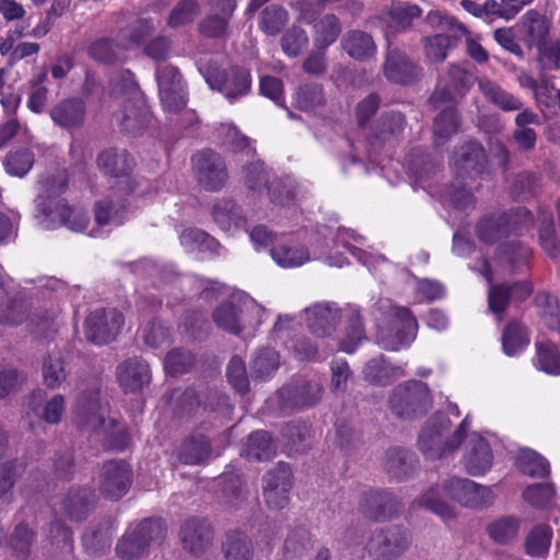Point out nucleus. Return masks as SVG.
<instances>
[{
    "label": "nucleus",
    "instance_id": "61",
    "mask_svg": "<svg viewBox=\"0 0 560 560\" xmlns=\"http://www.w3.org/2000/svg\"><path fill=\"white\" fill-rule=\"evenodd\" d=\"M34 164V154L28 149H19L8 153L4 162L9 174L22 177L30 172Z\"/></svg>",
    "mask_w": 560,
    "mask_h": 560
},
{
    "label": "nucleus",
    "instance_id": "63",
    "mask_svg": "<svg viewBox=\"0 0 560 560\" xmlns=\"http://www.w3.org/2000/svg\"><path fill=\"white\" fill-rule=\"evenodd\" d=\"M192 354L184 349L170 351L164 359V369L167 374L179 375L189 371L194 365Z\"/></svg>",
    "mask_w": 560,
    "mask_h": 560
},
{
    "label": "nucleus",
    "instance_id": "50",
    "mask_svg": "<svg viewBox=\"0 0 560 560\" xmlns=\"http://www.w3.org/2000/svg\"><path fill=\"white\" fill-rule=\"evenodd\" d=\"M521 521L515 516H504L490 523L487 533L498 544H509L518 534Z\"/></svg>",
    "mask_w": 560,
    "mask_h": 560
},
{
    "label": "nucleus",
    "instance_id": "30",
    "mask_svg": "<svg viewBox=\"0 0 560 560\" xmlns=\"http://www.w3.org/2000/svg\"><path fill=\"white\" fill-rule=\"evenodd\" d=\"M94 502L95 495L90 488L77 487L69 490L61 505L70 520L80 521L91 512Z\"/></svg>",
    "mask_w": 560,
    "mask_h": 560
},
{
    "label": "nucleus",
    "instance_id": "22",
    "mask_svg": "<svg viewBox=\"0 0 560 560\" xmlns=\"http://www.w3.org/2000/svg\"><path fill=\"white\" fill-rule=\"evenodd\" d=\"M492 462L493 455L489 443L479 434H471L464 455L466 471L471 476H481L491 468Z\"/></svg>",
    "mask_w": 560,
    "mask_h": 560
},
{
    "label": "nucleus",
    "instance_id": "58",
    "mask_svg": "<svg viewBox=\"0 0 560 560\" xmlns=\"http://www.w3.org/2000/svg\"><path fill=\"white\" fill-rule=\"evenodd\" d=\"M121 47L109 38H101L88 48L89 56L97 62L112 65L119 60Z\"/></svg>",
    "mask_w": 560,
    "mask_h": 560
},
{
    "label": "nucleus",
    "instance_id": "32",
    "mask_svg": "<svg viewBox=\"0 0 560 560\" xmlns=\"http://www.w3.org/2000/svg\"><path fill=\"white\" fill-rule=\"evenodd\" d=\"M342 49L353 59L363 61L373 57L376 45L373 37L360 30L348 31L341 39Z\"/></svg>",
    "mask_w": 560,
    "mask_h": 560
},
{
    "label": "nucleus",
    "instance_id": "2",
    "mask_svg": "<svg viewBox=\"0 0 560 560\" xmlns=\"http://www.w3.org/2000/svg\"><path fill=\"white\" fill-rule=\"evenodd\" d=\"M69 176L66 170L57 171L42 183V192L37 197L38 223L45 230L58 226L81 232L89 224V217L80 209L71 208L65 199L57 197L68 187Z\"/></svg>",
    "mask_w": 560,
    "mask_h": 560
},
{
    "label": "nucleus",
    "instance_id": "21",
    "mask_svg": "<svg viewBox=\"0 0 560 560\" xmlns=\"http://www.w3.org/2000/svg\"><path fill=\"white\" fill-rule=\"evenodd\" d=\"M116 375L125 393L140 392L151 381L149 365L138 358H131L120 363L117 366Z\"/></svg>",
    "mask_w": 560,
    "mask_h": 560
},
{
    "label": "nucleus",
    "instance_id": "38",
    "mask_svg": "<svg viewBox=\"0 0 560 560\" xmlns=\"http://www.w3.org/2000/svg\"><path fill=\"white\" fill-rule=\"evenodd\" d=\"M365 381L375 385H387L405 375L400 366L389 365L383 355L369 360L363 369Z\"/></svg>",
    "mask_w": 560,
    "mask_h": 560
},
{
    "label": "nucleus",
    "instance_id": "1",
    "mask_svg": "<svg viewBox=\"0 0 560 560\" xmlns=\"http://www.w3.org/2000/svg\"><path fill=\"white\" fill-rule=\"evenodd\" d=\"M494 498L491 488L470 479L453 476L431 487L417 500V503L433 512L444 522H448L454 520L457 513L456 509L446 499L456 501L469 509H483L491 505Z\"/></svg>",
    "mask_w": 560,
    "mask_h": 560
},
{
    "label": "nucleus",
    "instance_id": "9",
    "mask_svg": "<svg viewBox=\"0 0 560 560\" xmlns=\"http://www.w3.org/2000/svg\"><path fill=\"white\" fill-rule=\"evenodd\" d=\"M528 218L529 212L523 208L510 212L491 213L478 221L476 235L483 243L494 244L520 229Z\"/></svg>",
    "mask_w": 560,
    "mask_h": 560
},
{
    "label": "nucleus",
    "instance_id": "56",
    "mask_svg": "<svg viewBox=\"0 0 560 560\" xmlns=\"http://www.w3.org/2000/svg\"><path fill=\"white\" fill-rule=\"evenodd\" d=\"M536 365L539 370L550 375L560 374V352L551 342H540L536 345Z\"/></svg>",
    "mask_w": 560,
    "mask_h": 560
},
{
    "label": "nucleus",
    "instance_id": "29",
    "mask_svg": "<svg viewBox=\"0 0 560 560\" xmlns=\"http://www.w3.org/2000/svg\"><path fill=\"white\" fill-rule=\"evenodd\" d=\"M382 467L390 478L405 480L415 469L413 455L404 447L392 446L383 455Z\"/></svg>",
    "mask_w": 560,
    "mask_h": 560
},
{
    "label": "nucleus",
    "instance_id": "11",
    "mask_svg": "<svg viewBox=\"0 0 560 560\" xmlns=\"http://www.w3.org/2000/svg\"><path fill=\"white\" fill-rule=\"evenodd\" d=\"M124 324V315L116 308H96L84 320V334L89 341L105 345L116 339Z\"/></svg>",
    "mask_w": 560,
    "mask_h": 560
},
{
    "label": "nucleus",
    "instance_id": "52",
    "mask_svg": "<svg viewBox=\"0 0 560 560\" xmlns=\"http://www.w3.org/2000/svg\"><path fill=\"white\" fill-rule=\"evenodd\" d=\"M35 540L36 533L34 529L24 523H20L14 527L8 545L15 557L26 558L31 555Z\"/></svg>",
    "mask_w": 560,
    "mask_h": 560
},
{
    "label": "nucleus",
    "instance_id": "40",
    "mask_svg": "<svg viewBox=\"0 0 560 560\" xmlns=\"http://www.w3.org/2000/svg\"><path fill=\"white\" fill-rule=\"evenodd\" d=\"M277 451V446L272 441L269 432L260 430L253 432L247 438V443L242 454L248 459L269 460Z\"/></svg>",
    "mask_w": 560,
    "mask_h": 560
},
{
    "label": "nucleus",
    "instance_id": "49",
    "mask_svg": "<svg viewBox=\"0 0 560 560\" xmlns=\"http://www.w3.org/2000/svg\"><path fill=\"white\" fill-rule=\"evenodd\" d=\"M94 217L100 226H118L126 218V208L124 205L115 203L112 199H102L95 203Z\"/></svg>",
    "mask_w": 560,
    "mask_h": 560
},
{
    "label": "nucleus",
    "instance_id": "7",
    "mask_svg": "<svg viewBox=\"0 0 560 560\" xmlns=\"http://www.w3.org/2000/svg\"><path fill=\"white\" fill-rule=\"evenodd\" d=\"M164 536L161 522L145 520L128 530L116 546L121 560H138L147 555L151 544L159 542Z\"/></svg>",
    "mask_w": 560,
    "mask_h": 560
},
{
    "label": "nucleus",
    "instance_id": "25",
    "mask_svg": "<svg viewBox=\"0 0 560 560\" xmlns=\"http://www.w3.org/2000/svg\"><path fill=\"white\" fill-rule=\"evenodd\" d=\"M49 115L54 124L60 128H80L85 118V104L78 97L62 100L51 107Z\"/></svg>",
    "mask_w": 560,
    "mask_h": 560
},
{
    "label": "nucleus",
    "instance_id": "47",
    "mask_svg": "<svg viewBox=\"0 0 560 560\" xmlns=\"http://www.w3.org/2000/svg\"><path fill=\"white\" fill-rule=\"evenodd\" d=\"M347 316V327L345 336L340 340V349L348 353H352L359 343L365 338V335L359 311L350 307Z\"/></svg>",
    "mask_w": 560,
    "mask_h": 560
},
{
    "label": "nucleus",
    "instance_id": "27",
    "mask_svg": "<svg viewBox=\"0 0 560 560\" xmlns=\"http://www.w3.org/2000/svg\"><path fill=\"white\" fill-rule=\"evenodd\" d=\"M405 126L404 114L396 110L384 112L375 122L370 142L377 145L395 140L402 133Z\"/></svg>",
    "mask_w": 560,
    "mask_h": 560
},
{
    "label": "nucleus",
    "instance_id": "34",
    "mask_svg": "<svg viewBox=\"0 0 560 560\" xmlns=\"http://www.w3.org/2000/svg\"><path fill=\"white\" fill-rule=\"evenodd\" d=\"M100 170L114 177L126 176L133 167V161L126 150L107 149L96 159Z\"/></svg>",
    "mask_w": 560,
    "mask_h": 560
},
{
    "label": "nucleus",
    "instance_id": "36",
    "mask_svg": "<svg viewBox=\"0 0 560 560\" xmlns=\"http://www.w3.org/2000/svg\"><path fill=\"white\" fill-rule=\"evenodd\" d=\"M211 454L210 441L202 434H192L180 445L177 458L185 465H199Z\"/></svg>",
    "mask_w": 560,
    "mask_h": 560
},
{
    "label": "nucleus",
    "instance_id": "39",
    "mask_svg": "<svg viewBox=\"0 0 560 560\" xmlns=\"http://www.w3.org/2000/svg\"><path fill=\"white\" fill-rule=\"evenodd\" d=\"M460 118L453 105L441 109L433 120V135L436 145L445 143L459 130Z\"/></svg>",
    "mask_w": 560,
    "mask_h": 560
},
{
    "label": "nucleus",
    "instance_id": "24",
    "mask_svg": "<svg viewBox=\"0 0 560 560\" xmlns=\"http://www.w3.org/2000/svg\"><path fill=\"white\" fill-rule=\"evenodd\" d=\"M180 539L185 549L198 555L211 545L213 533L207 521L190 518L180 528Z\"/></svg>",
    "mask_w": 560,
    "mask_h": 560
},
{
    "label": "nucleus",
    "instance_id": "64",
    "mask_svg": "<svg viewBox=\"0 0 560 560\" xmlns=\"http://www.w3.org/2000/svg\"><path fill=\"white\" fill-rule=\"evenodd\" d=\"M27 311V304L23 300H9L0 305V324L8 326L20 325L25 320Z\"/></svg>",
    "mask_w": 560,
    "mask_h": 560
},
{
    "label": "nucleus",
    "instance_id": "19",
    "mask_svg": "<svg viewBox=\"0 0 560 560\" xmlns=\"http://www.w3.org/2000/svg\"><path fill=\"white\" fill-rule=\"evenodd\" d=\"M341 319V311L335 303L320 302L305 310L308 330L318 338L330 337Z\"/></svg>",
    "mask_w": 560,
    "mask_h": 560
},
{
    "label": "nucleus",
    "instance_id": "57",
    "mask_svg": "<svg viewBox=\"0 0 560 560\" xmlns=\"http://www.w3.org/2000/svg\"><path fill=\"white\" fill-rule=\"evenodd\" d=\"M283 436L291 452L303 453L312 443L311 429L306 424L291 423L283 429Z\"/></svg>",
    "mask_w": 560,
    "mask_h": 560
},
{
    "label": "nucleus",
    "instance_id": "16",
    "mask_svg": "<svg viewBox=\"0 0 560 560\" xmlns=\"http://www.w3.org/2000/svg\"><path fill=\"white\" fill-rule=\"evenodd\" d=\"M474 81V75L463 65L452 63L448 67L443 86L438 88L429 101L435 108L452 103L457 97H464L472 86Z\"/></svg>",
    "mask_w": 560,
    "mask_h": 560
},
{
    "label": "nucleus",
    "instance_id": "13",
    "mask_svg": "<svg viewBox=\"0 0 560 560\" xmlns=\"http://www.w3.org/2000/svg\"><path fill=\"white\" fill-rule=\"evenodd\" d=\"M75 424L84 431L98 433L105 425L107 408L100 400V390L90 389L81 393L73 406Z\"/></svg>",
    "mask_w": 560,
    "mask_h": 560
},
{
    "label": "nucleus",
    "instance_id": "6",
    "mask_svg": "<svg viewBox=\"0 0 560 560\" xmlns=\"http://www.w3.org/2000/svg\"><path fill=\"white\" fill-rule=\"evenodd\" d=\"M388 316L389 327L380 329L378 343L386 350L398 351L416 339L418 323L412 313L402 306H392Z\"/></svg>",
    "mask_w": 560,
    "mask_h": 560
},
{
    "label": "nucleus",
    "instance_id": "45",
    "mask_svg": "<svg viewBox=\"0 0 560 560\" xmlns=\"http://www.w3.org/2000/svg\"><path fill=\"white\" fill-rule=\"evenodd\" d=\"M212 215L223 231L241 228L245 224L240 207L233 200H221L213 207Z\"/></svg>",
    "mask_w": 560,
    "mask_h": 560
},
{
    "label": "nucleus",
    "instance_id": "20",
    "mask_svg": "<svg viewBox=\"0 0 560 560\" xmlns=\"http://www.w3.org/2000/svg\"><path fill=\"white\" fill-rule=\"evenodd\" d=\"M533 293V285L527 280L513 284H490L488 291V305L491 312L500 314L505 311L511 302L521 303Z\"/></svg>",
    "mask_w": 560,
    "mask_h": 560
},
{
    "label": "nucleus",
    "instance_id": "18",
    "mask_svg": "<svg viewBox=\"0 0 560 560\" xmlns=\"http://www.w3.org/2000/svg\"><path fill=\"white\" fill-rule=\"evenodd\" d=\"M359 509L365 517L382 521L397 514L400 503L386 490L370 489L361 493Z\"/></svg>",
    "mask_w": 560,
    "mask_h": 560
},
{
    "label": "nucleus",
    "instance_id": "10",
    "mask_svg": "<svg viewBox=\"0 0 560 560\" xmlns=\"http://www.w3.org/2000/svg\"><path fill=\"white\" fill-rule=\"evenodd\" d=\"M159 95L163 107L178 113L187 105V86L178 68L172 65L159 66L155 71Z\"/></svg>",
    "mask_w": 560,
    "mask_h": 560
},
{
    "label": "nucleus",
    "instance_id": "37",
    "mask_svg": "<svg viewBox=\"0 0 560 560\" xmlns=\"http://www.w3.org/2000/svg\"><path fill=\"white\" fill-rule=\"evenodd\" d=\"M225 560H253L255 547L252 538L242 532H231L222 542Z\"/></svg>",
    "mask_w": 560,
    "mask_h": 560
},
{
    "label": "nucleus",
    "instance_id": "41",
    "mask_svg": "<svg viewBox=\"0 0 560 560\" xmlns=\"http://www.w3.org/2000/svg\"><path fill=\"white\" fill-rule=\"evenodd\" d=\"M522 21L526 26L525 43L529 47L535 46L539 49L547 44L546 38L549 33V25L544 16L535 10H529L523 15Z\"/></svg>",
    "mask_w": 560,
    "mask_h": 560
},
{
    "label": "nucleus",
    "instance_id": "59",
    "mask_svg": "<svg viewBox=\"0 0 560 560\" xmlns=\"http://www.w3.org/2000/svg\"><path fill=\"white\" fill-rule=\"evenodd\" d=\"M200 14V7L196 0H182L171 11L167 24L172 28H178L192 23Z\"/></svg>",
    "mask_w": 560,
    "mask_h": 560
},
{
    "label": "nucleus",
    "instance_id": "14",
    "mask_svg": "<svg viewBox=\"0 0 560 560\" xmlns=\"http://www.w3.org/2000/svg\"><path fill=\"white\" fill-rule=\"evenodd\" d=\"M192 164L198 183L207 190H219L228 180V171L223 159L211 150L196 153L192 156Z\"/></svg>",
    "mask_w": 560,
    "mask_h": 560
},
{
    "label": "nucleus",
    "instance_id": "3",
    "mask_svg": "<svg viewBox=\"0 0 560 560\" xmlns=\"http://www.w3.org/2000/svg\"><path fill=\"white\" fill-rule=\"evenodd\" d=\"M109 96L121 108L116 114L121 129L132 136L140 133L150 120L142 105L138 83L130 70H121L110 79Z\"/></svg>",
    "mask_w": 560,
    "mask_h": 560
},
{
    "label": "nucleus",
    "instance_id": "5",
    "mask_svg": "<svg viewBox=\"0 0 560 560\" xmlns=\"http://www.w3.org/2000/svg\"><path fill=\"white\" fill-rule=\"evenodd\" d=\"M432 402L428 385L420 381H409L396 386L388 400L392 412L406 420L427 415Z\"/></svg>",
    "mask_w": 560,
    "mask_h": 560
},
{
    "label": "nucleus",
    "instance_id": "62",
    "mask_svg": "<svg viewBox=\"0 0 560 560\" xmlns=\"http://www.w3.org/2000/svg\"><path fill=\"white\" fill-rule=\"evenodd\" d=\"M279 366V354L275 349L260 350L253 360L252 371L257 377H267Z\"/></svg>",
    "mask_w": 560,
    "mask_h": 560
},
{
    "label": "nucleus",
    "instance_id": "48",
    "mask_svg": "<svg viewBox=\"0 0 560 560\" xmlns=\"http://www.w3.org/2000/svg\"><path fill=\"white\" fill-rule=\"evenodd\" d=\"M518 469L530 477L544 478L549 475V463L533 450H522L516 457Z\"/></svg>",
    "mask_w": 560,
    "mask_h": 560
},
{
    "label": "nucleus",
    "instance_id": "42",
    "mask_svg": "<svg viewBox=\"0 0 560 560\" xmlns=\"http://www.w3.org/2000/svg\"><path fill=\"white\" fill-rule=\"evenodd\" d=\"M270 255L275 262L283 268L299 267L310 259L307 249L299 245H273Z\"/></svg>",
    "mask_w": 560,
    "mask_h": 560
},
{
    "label": "nucleus",
    "instance_id": "55",
    "mask_svg": "<svg viewBox=\"0 0 560 560\" xmlns=\"http://www.w3.org/2000/svg\"><path fill=\"white\" fill-rule=\"evenodd\" d=\"M42 375L44 384L48 388L56 389L61 386V384L67 378V373L60 355L49 354L48 357L44 358Z\"/></svg>",
    "mask_w": 560,
    "mask_h": 560
},
{
    "label": "nucleus",
    "instance_id": "17",
    "mask_svg": "<svg viewBox=\"0 0 560 560\" xmlns=\"http://www.w3.org/2000/svg\"><path fill=\"white\" fill-rule=\"evenodd\" d=\"M323 388L319 383L301 381L283 386L278 392V399L284 412L301 410L317 404L322 397Z\"/></svg>",
    "mask_w": 560,
    "mask_h": 560
},
{
    "label": "nucleus",
    "instance_id": "28",
    "mask_svg": "<svg viewBox=\"0 0 560 560\" xmlns=\"http://www.w3.org/2000/svg\"><path fill=\"white\" fill-rule=\"evenodd\" d=\"M427 23L434 30H440L441 35L448 39V44L455 48L465 37H469V31L455 16L448 15L442 11L432 10L425 16Z\"/></svg>",
    "mask_w": 560,
    "mask_h": 560
},
{
    "label": "nucleus",
    "instance_id": "43",
    "mask_svg": "<svg viewBox=\"0 0 560 560\" xmlns=\"http://www.w3.org/2000/svg\"><path fill=\"white\" fill-rule=\"evenodd\" d=\"M311 547L310 532L304 527H296L288 534L282 547V556L284 560H296L306 555Z\"/></svg>",
    "mask_w": 560,
    "mask_h": 560
},
{
    "label": "nucleus",
    "instance_id": "33",
    "mask_svg": "<svg viewBox=\"0 0 560 560\" xmlns=\"http://www.w3.org/2000/svg\"><path fill=\"white\" fill-rule=\"evenodd\" d=\"M421 9L417 4L407 2L392 3L382 10L380 19L385 21L395 31L406 30L412 21L421 15Z\"/></svg>",
    "mask_w": 560,
    "mask_h": 560
},
{
    "label": "nucleus",
    "instance_id": "44",
    "mask_svg": "<svg viewBox=\"0 0 560 560\" xmlns=\"http://www.w3.org/2000/svg\"><path fill=\"white\" fill-rule=\"evenodd\" d=\"M289 22L288 11L278 4H269L259 14L258 26L269 36L278 35Z\"/></svg>",
    "mask_w": 560,
    "mask_h": 560
},
{
    "label": "nucleus",
    "instance_id": "26",
    "mask_svg": "<svg viewBox=\"0 0 560 560\" xmlns=\"http://www.w3.org/2000/svg\"><path fill=\"white\" fill-rule=\"evenodd\" d=\"M486 153L481 144L470 141L455 152L453 166L460 176L480 174L486 165Z\"/></svg>",
    "mask_w": 560,
    "mask_h": 560
},
{
    "label": "nucleus",
    "instance_id": "51",
    "mask_svg": "<svg viewBox=\"0 0 560 560\" xmlns=\"http://www.w3.org/2000/svg\"><path fill=\"white\" fill-rule=\"evenodd\" d=\"M241 314L237 305L225 302L214 310L212 317L219 328L237 335L242 331Z\"/></svg>",
    "mask_w": 560,
    "mask_h": 560
},
{
    "label": "nucleus",
    "instance_id": "54",
    "mask_svg": "<svg viewBox=\"0 0 560 560\" xmlns=\"http://www.w3.org/2000/svg\"><path fill=\"white\" fill-rule=\"evenodd\" d=\"M529 342L527 330L517 322L510 323L502 334V347L508 355L524 349Z\"/></svg>",
    "mask_w": 560,
    "mask_h": 560
},
{
    "label": "nucleus",
    "instance_id": "35",
    "mask_svg": "<svg viewBox=\"0 0 560 560\" xmlns=\"http://www.w3.org/2000/svg\"><path fill=\"white\" fill-rule=\"evenodd\" d=\"M342 31L340 19L334 13H326L313 23L314 44L318 49H326L332 45Z\"/></svg>",
    "mask_w": 560,
    "mask_h": 560
},
{
    "label": "nucleus",
    "instance_id": "31",
    "mask_svg": "<svg viewBox=\"0 0 560 560\" xmlns=\"http://www.w3.org/2000/svg\"><path fill=\"white\" fill-rule=\"evenodd\" d=\"M478 89L488 102L503 112H516L523 107V102L517 96L490 79H479Z\"/></svg>",
    "mask_w": 560,
    "mask_h": 560
},
{
    "label": "nucleus",
    "instance_id": "53",
    "mask_svg": "<svg viewBox=\"0 0 560 560\" xmlns=\"http://www.w3.org/2000/svg\"><path fill=\"white\" fill-rule=\"evenodd\" d=\"M552 529L549 525H537L528 534L525 541L527 555L542 557L548 552L551 544Z\"/></svg>",
    "mask_w": 560,
    "mask_h": 560
},
{
    "label": "nucleus",
    "instance_id": "4",
    "mask_svg": "<svg viewBox=\"0 0 560 560\" xmlns=\"http://www.w3.org/2000/svg\"><path fill=\"white\" fill-rule=\"evenodd\" d=\"M468 427L467 416L453 434L445 438V432L450 428V420L445 417H434L427 422L419 434V450L429 459L442 458L459 448L467 435Z\"/></svg>",
    "mask_w": 560,
    "mask_h": 560
},
{
    "label": "nucleus",
    "instance_id": "12",
    "mask_svg": "<svg viewBox=\"0 0 560 560\" xmlns=\"http://www.w3.org/2000/svg\"><path fill=\"white\" fill-rule=\"evenodd\" d=\"M410 541L407 529L393 526L374 532L366 550L374 560H395L409 548Z\"/></svg>",
    "mask_w": 560,
    "mask_h": 560
},
{
    "label": "nucleus",
    "instance_id": "60",
    "mask_svg": "<svg viewBox=\"0 0 560 560\" xmlns=\"http://www.w3.org/2000/svg\"><path fill=\"white\" fill-rule=\"evenodd\" d=\"M447 40L441 34L423 37L422 44L425 59L431 63L443 62L447 58L448 51L454 49Z\"/></svg>",
    "mask_w": 560,
    "mask_h": 560
},
{
    "label": "nucleus",
    "instance_id": "23",
    "mask_svg": "<svg viewBox=\"0 0 560 560\" xmlns=\"http://www.w3.org/2000/svg\"><path fill=\"white\" fill-rule=\"evenodd\" d=\"M422 69L405 54L392 50L384 63V75L390 82L410 84L421 77Z\"/></svg>",
    "mask_w": 560,
    "mask_h": 560
},
{
    "label": "nucleus",
    "instance_id": "15",
    "mask_svg": "<svg viewBox=\"0 0 560 560\" xmlns=\"http://www.w3.org/2000/svg\"><path fill=\"white\" fill-rule=\"evenodd\" d=\"M131 476V469L125 460L104 463L97 479L100 492L110 500L120 499L130 488Z\"/></svg>",
    "mask_w": 560,
    "mask_h": 560
},
{
    "label": "nucleus",
    "instance_id": "46",
    "mask_svg": "<svg viewBox=\"0 0 560 560\" xmlns=\"http://www.w3.org/2000/svg\"><path fill=\"white\" fill-rule=\"evenodd\" d=\"M295 106L303 112H316L325 106L324 89L317 83L301 85L295 92Z\"/></svg>",
    "mask_w": 560,
    "mask_h": 560
},
{
    "label": "nucleus",
    "instance_id": "8",
    "mask_svg": "<svg viewBox=\"0 0 560 560\" xmlns=\"http://www.w3.org/2000/svg\"><path fill=\"white\" fill-rule=\"evenodd\" d=\"M203 77L212 90L219 91L231 102L246 95L252 86L249 70L241 67L224 70L210 62L203 70Z\"/></svg>",
    "mask_w": 560,
    "mask_h": 560
}]
</instances>
